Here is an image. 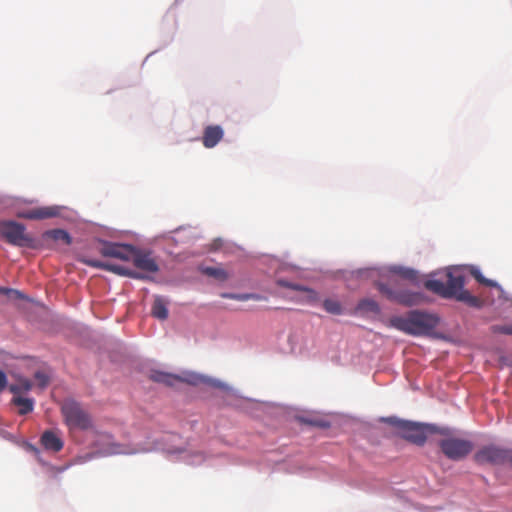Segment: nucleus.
<instances>
[{"label":"nucleus","mask_w":512,"mask_h":512,"mask_svg":"<svg viewBox=\"0 0 512 512\" xmlns=\"http://www.w3.org/2000/svg\"><path fill=\"white\" fill-rule=\"evenodd\" d=\"M447 282L441 280L430 279L425 281L424 287L443 297L454 298L459 302H463L469 307L480 309L484 305V301L477 296L472 295L468 290L464 289L465 277L460 268H449L446 272Z\"/></svg>","instance_id":"f257e3e1"},{"label":"nucleus","mask_w":512,"mask_h":512,"mask_svg":"<svg viewBox=\"0 0 512 512\" xmlns=\"http://www.w3.org/2000/svg\"><path fill=\"white\" fill-rule=\"evenodd\" d=\"M99 253L103 257L132 262L134 267L145 273H157L159 271V265L152 256V252L137 249L129 244L102 242Z\"/></svg>","instance_id":"f03ea898"},{"label":"nucleus","mask_w":512,"mask_h":512,"mask_svg":"<svg viewBox=\"0 0 512 512\" xmlns=\"http://www.w3.org/2000/svg\"><path fill=\"white\" fill-rule=\"evenodd\" d=\"M439 324L437 315L420 310H411L405 316L391 319V325L412 336L430 335Z\"/></svg>","instance_id":"7ed1b4c3"},{"label":"nucleus","mask_w":512,"mask_h":512,"mask_svg":"<svg viewBox=\"0 0 512 512\" xmlns=\"http://www.w3.org/2000/svg\"><path fill=\"white\" fill-rule=\"evenodd\" d=\"M388 422L397 429L402 438L418 446L424 445L428 435L445 434V430H439L437 426L431 424H420L397 418H389Z\"/></svg>","instance_id":"20e7f679"},{"label":"nucleus","mask_w":512,"mask_h":512,"mask_svg":"<svg viewBox=\"0 0 512 512\" xmlns=\"http://www.w3.org/2000/svg\"><path fill=\"white\" fill-rule=\"evenodd\" d=\"M439 430H445V434H442L445 437L438 442V445L448 459L453 461L462 460L473 450L471 441L451 436L447 428H439Z\"/></svg>","instance_id":"39448f33"},{"label":"nucleus","mask_w":512,"mask_h":512,"mask_svg":"<svg viewBox=\"0 0 512 512\" xmlns=\"http://www.w3.org/2000/svg\"><path fill=\"white\" fill-rule=\"evenodd\" d=\"M61 413L70 429L88 430L92 428L90 415L74 400L64 401Z\"/></svg>","instance_id":"423d86ee"},{"label":"nucleus","mask_w":512,"mask_h":512,"mask_svg":"<svg viewBox=\"0 0 512 512\" xmlns=\"http://www.w3.org/2000/svg\"><path fill=\"white\" fill-rule=\"evenodd\" d=\"M474 461L479 465H505L512 466V449L497 445H486L474 454Z\"/></svg>","instance_id":"0eeeda50"},{"label":"nucleus","mask_w":512,"mask_h":512,"mask_svg":"<svg viewBox=\"0 0 512 512\" xmlns=\"http://www.w3.org/2000/svg\"><path fill=\"white\" fill-rule=\"evenodd\" d=\"M0 235L9 244L18 247H32L33 238L26 233V227L12 220L0 221Z\"/></svg>","instance_id":"6e6552de"},{"label":"nucleus","mask_w":512,"mask_h":512,"mask_svg":"<svg viewBox=\"0 0 512 512\" xmlns=\"http://www.w3.org/2000/svg\"><path fill=\"white\" fill-rule=\"evenodd\" d=\"M377 288L388 300L404 306H416L425 301V296L420 292L409 290H394L387 284L377 283Z\"/></svg>","instance_id":"1a4fd4ad"},{"label":"nucleus","mask_w":512,"mask_h":512,"mask_svg":"<svg viewBox=\"0 0 512 512\" xmlns=\"http://www.w3.org/2000/svg\"><path fill=\"white\" fill-rule=\"evenodd\" d=\"M83 262L85 264H87L88 266L104 269V270L116 273L118 275H121V276H127V277H130L133 279H141V280L147 279V276L144 273L137 272L135 270H132V269L127 268L122 265H116V264H112L109 262H103V261L95 260V259H86V260H83Z\"/></svg>","instance_id":"9d476101"},{"label":"nucleus","mask_w":512,"mask_h":512,"mask_svg":"<svg viewBox=\"0 0 512 512\" xmlns=\"http://www.w3.org/2000/svg\"><path fill=\"white\" fill-rule=\"evenodd\" d=\"M60 215V207L58 206H43L36 207L28 210L19 211L18 218L28 220H43L49 219Z\"/></svg>","instance_id":"9b49d317"},{"label":"nucleus","mask_w":512,"mask_h":512,"mask_svg":"<svg viewBox=\"0 0 512 512\" xmlns=\"http://www.w3.org/2000/svg\"><path fill=\"white\" fill-rule=\"evenodd\" d=\"M223 135L224 131L221 126H207L203 131L202 143L206 148H213L222 140Z\"/></svg>","instance_id":"f8f14e48"},{"label":"nucleus","mask_w":512,"mask_h":512,"mask_svg":"<svg viewBox=\"0 0 512 512\" xmlns=\"http://www.w3.org/2000/svg\"><path fill=\"white\" fill-rule=\"evenodd\" d=\"M41 444L47 450L58 452L63 447L61 439L52 431H45L41 436Z\"/></svg>","instance_id":"ddd939ff"},{"label":"nucleus","mask_w":512,"mask_h":512,"mask_svg":"<svg viewBox=\"0 0 512 512\" xmlns=\"http://www.w3.org/2000/svg\"><path fill=\"white\" fill-rule=\"evenodd\" d=\"M150 379L154 382L162 383L166 386H174L179 382L180 376L162 371H152L150 374Z\"/></svg>","instance_id":"4468645a"},{"label":"nucleus","mask_w":512,"mask_h":512,"mask_svg":"<svg viewBox=\"0 0 512 512\" xmlns=\"http://www.w3.org/2000/svg\"><path fill=\"white\" fill-rule=\"evenodd\" d=\"M12 403L19 407L18 413L20 415H26L33 411L34 409V400L31 398H23L20 396H14L12 399Z\"/></svg>","instance_id":"2eb2a0df"},{"label":"nucleus","mask_w":512,"mask_h":512,"mask_svg":"<svg viewBox=\"0 0 512 512\" xmlns=\"http://www.w3.org/2000/svg\"><path fill=\"white\" fill-rule=\"evenodd\" d=\"M152 315L160 320H165L168 317V309L166 302L161 297H156L151 310Z\"/></svg>","instance_id":"dca6fc26"},{"label":"nucleus","mask_w":512,"mask_h":512,"mask_svg":"<svg viewBox=\"0 0 512 512\" xmlns=\"http://www.w3.org/2000/svg\"><path fill=\"white\" fill-rule=\"evenodd\" d=\"M389 271L393 274L400 276L403 279H407L412 282H415L417 280V271L411 268L403 266H392L389 268Z\"/></svg>","instance_id":"f3484780"},{"label":"nucleus","mask_w":512,"mask_h":512,"mask_svg":"<svg viewBox=\"0 0 512 512\" xmlns=\"http://www.w3.org/2000/svg\"><path fill=\"white\" fill-rule=\"evenodd\" d=\"M356 310L360 312H371L374 314L380 313V307L378 303L373 299H362L356 306Z\"/></svg>","instance_id":"a211bd4d"},{"label":"nucleus","mask_w":512,"mask_h":512,"mask_svg":"<svg viewBox=\"0 0 512 512\" xmlns=\"http://www.w3.org/2000/svg\"><path fill=\"white\" fill-rule=\"evenodd\" d=\"M44 236L54 241H62L67 245L71 243V237L69 233L62 229L49 230L44 234Z\"/></svg>","instance_id":"6ab92c4d"},{"label":"nucleus","mask_w":512,"mask_h":512,"mask_svg":"<svg viewBox=\"0 0 512 512\" xmlns=\"http://www.w3.org/2000/svg\"><path fill=\"white\" fill-rule=\"evenodd\" d=\"M179 382H184L196 386L202 383H207L208 379L196 373H186L183 376H180Z\"/></svg>","instance_id":"aec40b11"},{"label":"nucleus","mask_w":512,"mask_h":512,"mask_svg":"<svg viewBox=\"0 0 512 512\" xmlns=\"http://www.w3.org/2000/svg\"><path fill=\"white\" fill-rule=\"evenodd\" d=\"M470 273L480 284H483V285L488 286V287H495V288H498L499 290H502L497 282L485 278L482 275V273L480 272V270L477 269L476 267H471Z\"/></svg>","instance_id":"412c9836"},{"label":"nucleus","mask_w":512,"mask_h":512,"mask_svg":"<svg viewBox=\"0 0 512 512\" xmlns=\"http://www.w3.org/2000/svg\"><path fill=\"white\" fill-rule=\"evenodd\" d=\"M323 307L328 313L332 315H340L343 312L341 303L335 299L324 300Z\"/></svg>","instance_id":"4be33fe9"},{"label":"nucleus","mask_w":512,"mask_h":512,"mask_svg":"<svg viewBox=\"0 0 512 512\" xmlns=\"http://www.w3.org/2000/svg\"><path fill=\"white\" fill-rule=\"evenodd\" d=\"M203 273L213 277L219 281H225L228 279V274L224 269L216 268V267H205L203 268Z\"/></svg>","instance_id":"5701e85b"},{"label":"nucleus","mask_w":512,"mask_h":512,"mask_svg":"<svg viewBox=\"0 0 512 512\" xmlns=\"http://www.w3.org/2000/svg\"><path fill=\"white\" fill-rule=\"evenodd\" d=\"M31 388H32V383H31V381H29L27 379L19 381L18 384H12L9 386L10 392H12L14 395L28 392L31 390Z\"/></svg>","instance_id":"b1692460"},{"label":"nucleus","mask_w":512,"mask_h":512,"mask_svg":"<svg viewBox=\"0 0 512 512\" xmlns=\"http://www.w3.org/2000/svg\"><path fill=\"white\" fill-rule=\"evenodd\" d=\"M222 297L223 298H227V299H233V300H238V301H247V300H250V299H253V300H260L261 297L257 294H234V293H224L222 294Z\"/></svg>","instance_id":"393cba45"},{"label":"nucleus","mask_w":512,"mask_h":512,"mask_svg":"<svg viewBox=\"0 0 512 512\" xmlns=\"http://www.w3.org/2000/svg\"><path fill=\"white\" fill-rule=\"evenodd\" d=\"M0 294L8 295V296H14L16 299H24L25 296L22 292L12 289V288H6L0 286Z\"/></svg>","instance_id":"a878e982"},{"label":"nucleus","mask_w":512,"mask_h":512,"mask_svg":"<svg viewBox=\"0 0 512 512\" xmlns=\"http://www.w3.org/2000/svg\"><path fill=\"white\" fill-rule=\"evenodd\" d=\"M279 284L283 287H287V288H290V289H293V290H297V291H308L307 288L303 287V286H300V285H297V284H292V283H289V282H286V281H279ZM309 292H312L311 290H309Z\"/></svg>","instance_id":"bb28decb"},{"label":"nucleus","mask_w":512,"mask_h":512,"mask_svg":"<svg viewBox=\"0 0 512 512\" xmlns=\"http://www.w3.org/2000/svg\"><path fill=\"white\" fill-rule=\"evenodd\" d=\"M493 331L502 334L512 335V326H494Z\"/></svg>","instance_id":"cd10ccee"},{"label":"nucleus","mask_w":512,"mask_h":512,"mask_svg":"<svg viewBox=\"0 0 512 512\" xmlns=\"http://www.w3.org/2000/svg\"><path fill=\"white\" fill-rule=\"evenodd\" d=\"M7 384L6 374L0 370V392L3 391Z\"/></svg>","instance_id":"c85d7f7f"},{"label":"nucleus","mask_w":512,"mask_h":512,"mask_svg":"<svg viewBox=\"0 0 512 512\" xmlns=\"http://www.w3.org/2000/svg\"><path fill=\"white\" fill-rule=\"evenodd\" d=\"M35 377H36V379H38L40 381L41 386L47 385L48 379L44 374L38 372V373H36Z\"/></svg>","instance_id":"c756f323"},{"label":"nucleus","mask_w":512,"mask_h":512,"mask_svg":"<svg viewBox=\"0 0 512 512\" xmlns=\"http://www.w3.org/2000/svg\"><path fill=\"white\" fill-rule=\"evenodd\" d=\"M309 423L314 425V426H318V427H327L328 426V423L325 422V421H322V420H319V421H309Z\"/></svg>","instance_id":"7c9ffc66"}]
</instances>
